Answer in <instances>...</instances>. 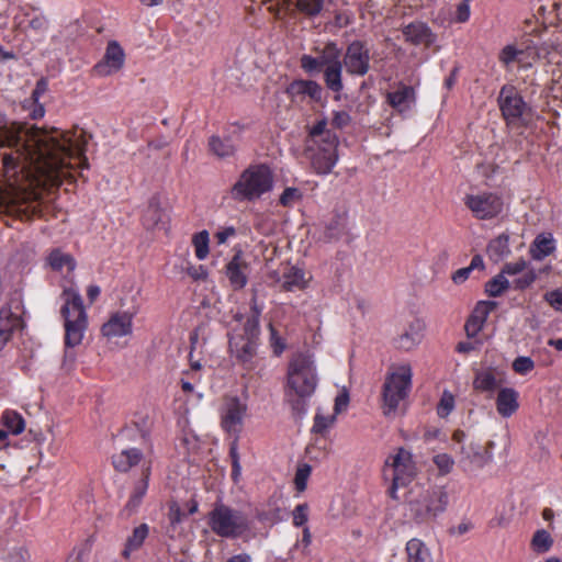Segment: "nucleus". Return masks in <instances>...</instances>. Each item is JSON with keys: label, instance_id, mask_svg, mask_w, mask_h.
<instances>
[{"label": "nucleus", "instance_id": "nucleus-1", "mask_svg": "<svg viewBox=\"0 0 562 562\" xmlns=\"http://www.w3.org/2000/svg\"><path fill=\"white\" fill-rule=\"evenodd\" d=\"M87 144L83 130H47L15 122L0 125V145L13 148L2 155L9 182L5 188H0V203L9 213L21 217L35 214L38 193L29 192L18 181H11V176L21 172L30 186L57 187L64 179L72 178L74 170L88 167Z\"/></svg>", "mask_w": 562, "mask_h": 562}, {"label": "nucleus", "instance_id": "nucleus-2", "mask_svg": "<svg viewBox=\"0 0 562 562\" xmlns=\"http://www.w3.org/2000/svg\"><path fill=\"white\" fill-rule=\"evenodd\" d=\"M317 381L313 356L294 355L288 364L285 400L295 413L301 414L305 411V401L315 392Z\"/></svg>", "mask_w": 562, "mask_h": 562}, {"label": "nucleus", "instance_id": "nucleus-3", "mask_svg": "<svg viewBox=\"0 0 562 562\" xmlns=\"http://www.w3.org/2000/svg\"><path fill=\"white\" fill-rule=\"evenodd\" d=\"M338 137L327 128V122L321 120L310 131L306 153L317 173L328 175L338 161Z\"/></svg>", "mask_w": 562, "mask_h": 562}, {"label": "nucleus", "instance_id": "nucleus-4", "mask_svg": "<svg viewBox=\"0 0 562 562\" xmlns=\"http://www.w3.org/2000/svg\"><path fill=\"white\" fill-rule=\"evenodd\" d=\"M452 450L457 456L459 468L467 474H477L493 460L494 441L482 443L463 430L452 434Z\"/></svg>", "mask_w": 562, "mask_h": 562}, {"label": "nucleus", "instance_id": "nucleus-5", "mask_svg": "<svg viewBox=\"0 0 562 562\" xmlns=\"http://www.w3.org/2000/svg\"><path fill=\"white\" fill-rule=\"evenodd\" d=\"M60 308L64 318L66 349L79 346L82 342L88 327V315L83 307L82 297L77 289H65Z\"/></svg>", "mask_w": 562, "mask_h": 562}, {"label": "nucleus", "instance_id": "nucleus-6", "mask_svg": "<svg viewBox=\"0 0 562 562\" xmlns=\"http://www.w3.org/2000/svg\"><path fill=\"white\" fill-rule=\"evenodd\" d=\"M211 531L225 539H238L250 531L251 520L246 513L223 502H216L206 517Z\"/></svg>", "mask_w": 562, "mask_h": 562}, {"label": "nucleus", "instance_id": "nucleus-7", "mask_svg": "<svg viewBox=\"0 0 562 562\" xmlns=\"http://www.w3.org/2000/svg\"><path fill=\"white\" fill-rule=\"evenodd\" d=\"M413 370L409 363L392 364L389 368L382 391V411L393 417L401 408L412 389Z\"/></svg>", "mask_w": 562, "mask_h": 562}, {"label": "nucleus", "instance_id": "nucleus-8", "mask_svg": "<svg viewBox=\"0 0 562 562\" xmlns=\"http://www.w3.org/2000/svg\"><path fill=\"white\" fill-rule=\"evenodd\" d=\"M273 176L266 165H255L247 168L233 187V195L238 200H255L270 191Z\"/></svg>", "mask_w": 562, "mask_h": 562}, {"label": "nucleus", "instance_id": "nucleus-9", "mask_svg": "<svg viewBox=\"0 0 562 562\" xmlns=\"http://www.w3.org/2000/svg\"><path fill=\"white\" fill-rule=\"evenodd\" d=\"M416 473V463L408 450L398 448L394 453L390 454L384 462L383 476L392 482L390 488L391 497L397 498V488L409 484Z\"/></svg>", "mask_w": 562, "mask_h": 562}, {"label": "nucleus", "instance_id": "nucleus-10", "mask_svg": "<svg viewBox=\"0 0 562 562\" xmlns=\"http://www.w3.org/2000/svg\"><path fill=\"white\" fill-rule=\"evenodd\" d=\"M447 495L439 488L412 491L409 510L419 522L436 518L446 508Z\"/></svg>", "mask_w": 562, "mask_h": 562}, {"label": "nucleus", "instance_id": "nucleus-11", "mask_svg": "<svg viewBox=\"0 0 562 562\" xmlns=\"http://www.w3.org/2000/svg\"><path fill=\"white\" fill-rule=\"evenodd\" d=\"M498 104L508 125H522L529 120V108L514 87L505 86L498 95Z\"/></svg>", "mask_w": 562, "mask_h": 562}, {"label": "nucleus", "instance_id": "nucleus-12", "mask_svg": "<svg viewBox=\"0 0 562 562\" xmlns=\"http://www.w3.org/2000/svg\"><path fill=\"white\" fill-rule=\"evenodd\" d=\"M464 204L479 220L494 218L498 216L504 209L502 198L491 192L468 194L464 199Z\"/></svg>", "mask_w": 562, "mask_h": 562}, {"label": "nucleus", "instance_id": "nucleus-13", "mask_svg": "<svg viewBox=\"0 0 562 562\" xmlns=\"http://www.w3.org/2000/svg\"><path fill=\"white\" fill-rule=\"evenodd\" d=\"M370 49L361 41L351 42L344 55V66L348 74L364 76L370 69Z\"/></svg>", "mask_w": 562, "mask_h": 562}, {"label": "nucleus", "instance_id": "nucleus-14", "mask_svg": "<svg viewBox=\"0 0 562 562\" xmlns=\"http://www.w3.org/2000/svg\"><path fill=\"white\" fill-rule=\"evenodd\" d=\"M138 312V305H133L126 311L113 313L108 322L102 325V335L109 339L124 337L132 334L133 318Z\"/></svg>", "mask_w": 562, "mask_h": 562}, {"label": "nucleus", "instance_id": "nucleus-15", "mask_svg": "<svg viewBox=\"0 0 562 562\" xmlns=\"http://www.w3.org/2000/svg\"><path fill=\"white\" fill-rule=\"evenodd\" d=\"M246 412L247 405L239 398H225L221 413V423L224 430L231 434H238L241 429Z\"/></svg>", "mask_w": 562, "mask_h": 562}, {"label": "nucleus", "instance_id": "nucleus-16", "mask_svg": "<svg viewBox=\"0 0 562 562\" xmlns=\"http://www.w3.org/2000/svg\"><path fill=\"white\" fill-rule=\"evenodd\" d=\"M22 327L23 321L18 303L14 307L11 303L3 305L0 308V351Z\"/></svg>", "mask_w": 562, "mask_h": 562}, {"label": "nucleus", "instance_id": "nucleus-17", "mask_svg": "<svg viewBox=\"0 0 562 562\" xmlns=\"http://www.w3.org/2000/svg\"><path fill=\"white\" fill-rule=\"evenodd\" d=\"M125 63V54L117 42L112 41L108 44L105 54L95 66L94 72L98 76L106 77L120 71Z\"/></svg>", "mask_w": 562, "mask_h": 562}, {"label": "nucleus", "instance_id": "nucleus-18", "mask_svg": "<svg viewBox=\"0 0 562 562\" xmlns=\"http://www.w3.org/2000/svg\"><path fill=\"white\" fill-rule=\"evenodd\" d=\"M225 273L234 290H241L246 286L250 273V266L240 249H237L235 255L227 262Z\"/></svg>", "mask_w": 562, "mask_h": 562}, {"label": "nucleus", "instance_id": "nucleus-19", "mask_svg": "<svg viewBox=\"0 0 562 562\" xmlns=\"http://www.w3.org/2000/svg\"><path fill=\"white\" fill-rule=\"evenodd\" d=\"M425 324L420 319L411 321L395 339L396 348L409 351L415 348L423 339Z\"/></svg>", "mask_w": 562, "mask_h": 562}, {"label": "nucleus", "instance_id": "nucleus-20", "mask_svg": "<svg viewBox=\"0 0 562 562\" xmlns=\"http://www.w3.org/2000/svg\"><path fill=\"white\" fill-rule=\"evenodd\" d=\"M229 348L248 369L252 368V359L257 350L256 339L244 338L240 334H234L229 339Z\"/></svg>", "mask_w": 562, "mask_h": 562}, {"label": "nucleus", "instance_id": "nucleus-21", "mask_svg": "<svg viewBox=\"0 0 562 562\" xmlns=\"http://www.w3.org/2000/svg\"><path fill=\"white\" fill-rule=\"evenodd\" d=\"M405 40L414 45L430 46L436 41V35L422 22H415L403 29Z\"/></svg>", "mask_w": 562, "mask_h": 562}, {"label": "nucleus", "instance_id": "nucleus-22", "mask_svg": "<svg viewBox=\"0 0 562 562\" xmlns=\"http://www.w3.org/2000/svg\"><path fill=\"white\" fill-rule=\"evenodd\" d=\"M495 302H480L471 317L465 324V331L469 337H474L482 329L487 315L495 308Z\"/></svg>", "mask_w": 562, "mask_h": 562}, {"label": "nucleus", "instance_id": "nucleus-23", "mask_svg": "<svg viewBox=\"0 0 562 562\" xmlns=\"http://www.w3.org/2000/svg\"><path fill=\"white\" fill-rule=\"evenodd\" d=\"M524 54L525 50H521L517 44H507L498 53V60L507 69L514 64H518L521 68H529L532 61L526 60Z\"/></svg>", "mask_w": 562, "mask_h": 562}, {"label": "nucleus", "instance_id": "nucleus-24", "mask_svg": "<svg viewBox=\"0 0 562 562\" xmlns=\"http://www.w3.org/2000/svg\"><path fill=\"white\" fill-rule=\"evenodd\" d=\"M518 392L512 387L501 389L496 397L497 413L503 417L512 416L518 409Z\"/></svg>", "mask_w": 562, "mask_h": 562}, {"label": "nucleus", "instance_id": "nucleus-25", "mask_svg": "<svg viewBox=\"0 0 562 562\" xmlns=\"http://www.w3.org/2000/svg\"><path fill=\"white\" fill-rule=\"evenodd\" d=\"M415 100V92L412 87L401 86L396 91L387 93V101L398 112H405Z\"/></svg>", "mask_w": 562, "mask_h": 562}, {"label": "nucleus", "instance_id": "nucleus-26", "mask_svg": "<svg viewBox=\"0 0 562 562\" xmlns=\"http://www.w3.org/2000/svg\"><path fill=\"white\" fill-rule=\"evenodd\" d=\"M406 562H434L429 548L416 538L406 543Z\"/></svg>", "mask_w": 562, "mask_h": 562}, {"label": "nucleus", "instance_id": "nucleus-27", "mask_svg": "<svg viewBox=\"0 0 562 562\" xmlns=\"http://www.w3.org/2000/svg\"><path fill=\"white\" fill-rule=\"evenodd\" d=\"M166 217V211L161 207L159 199L156 196L151 198L144 213L145 226L148 228H156L160 224L165 223Z\"/></svg>", "mask_w": 562, "mask_h": 562}, {"label": "nucleus", "instance_id": "nucleus-28", "mask_svg": "<svg viewBox=\"0 0 562 562\" xmlns=\"http://www.w3.org/2000/svg\"><path fill=\"white\" fill-rule=\"evenodd\" d=\"M149 532V527L147 524H140L139 526L133 529L132 535L126 539V543L122 551V557L124 559H130L132 552L137 551L143 546L145 539L147 538Z\"/></svg>", "mask_w": 562, "mask_h": 562}, {"label": "nucleus", "instance_id": "nucleus-29", "mask_svg": "<svg viewBox=\"0 0 562 562\" xmlns=\"http://www.w3.org/2000/svg\"><path fill=\"white\" fill-rule=\"evenodd\" d=\"M210 151L218 158L231 157L236 151V145L229 137L222 138L213 135L209 139Z\"/></svg>", "mask_w": 562, "mask_h": 562}, {"label": "nucleus", "instance_id": "nucleus-30", "mask_svg": "<svg viewBox=\"0 0 562 562\" xmlns=\"http://www.w3.org/2000/svg\"><path fill=\"white\" fill-rule=\"evenodd\" d=\"M308 280L303 270L291 267L283 276L282 288L286 291L302 290L306 288Z\"/></svg>", "mask_w": 562, "mask_h": 562}, {"label": "nucleus", "instance_id": "nucleus-31", "mask_svg": "<svg viewBox=\"0 0 562 562\" xmlns=\"http://www.w3.org/2000/svg\"><path fill=\"white\" fill-rule=\"evenodd\" d=\"M142 458L137 449L122 450L120 453L113 456V465L121 472L128 471L132 467L137 464Z\"/></svg>", "mask_w": 562, "mask_h": 562}, {"label": "nucleus", "instance_id": "nucleus-32", "mask_svg": "<svg viewBox=\"0 0 562 562\" xmlns=\"http://www.w3.org/2000/svg\"><path fill=\"white\" fill-rule=\"evenodd\" d=\"M318 59L323 68L341 64V50L336 43L329 42L323 48H316Z\"/></svg>", "mask_w": 562, "mask_h": 562}, {"label": "nucleus", "instance_id": "nucleus-33", "mask_svg": "<svg viewBox=\"0 0 562 562\" xmlns=\"http://www.w3.org/2000/svg\"><path fill=\"white\" fill-rule=\"evenodd\" d=\"M47 260L53 270L60 272H71L76 267L74 258L60 250L52 251Z\"/></svg>", "mask_w": 562, "mask_h": 562}, {"label": "nucleus", "instance_id": "nucleus-34", "mask_svg": "<svg viewBox=\"0 0 562 562\" xmlns=\"http://www.w3.org/2000/svg\"><path fill=\"white\" fill-rule=\"evenodd\" d=\"M509 252V238L504 234L491 240L487 246L488 257L495 262L502 260Z\"/></svg>", "mask_w": 562, "mask_h": 562}, {"label": "nucleus", "instance_id": "nucleus-35", "mask_svg": "<svg viewBox=\"0 0 562 562\" xmlns=\"http://www.w3.org/2000/svg\"><path fill=\"white\" fill-rule=\"evenodd\" d=\"M501 379L497 378L496 373L492 370H484L476 374L473 385L479 391H493L498 387Z\"/></svg>", "mask_w": 562, "mask_h": 562}, {"label": "nucleus", "instance_id": "nucleus-36", "mask_svg": "<svg viewBox=\"0 0 562 562\" xmlns=\"http://www.w3.org/2000/svg\"><path fill=\"white\" fill-rule=\"evenodd\" d=\"M342 64L333 65L324 68V80L327 88L334 92H340L342 86Z\"/></svg>", "mask_w": 562, "mask_h": 562}, {"label": "nucleus", "instance_id": "nucleus-37", "mask_svg": "<svg viewBox=\"0 0 562 562\" xmlns=\"http://www.w3.org/2000/svg\"><path fill=\"white\" fill-rule=\"evenodd\" d=\"M554 250V240L550 236H538L530 249L531 256L536 260H541Z\"/></svg>", "mask_w": 562, "mask_h": 562}, {"label": "nucleus", "instance_id": "nucleus-38", "mask_svg": "<svg viewBox=\"0 0 562 562\" xmlns=\"http://www.w3.org/2000/svg\"><path fill=\"white\" fill-rule=\"evenodd\" d=\"M1 423L12 435L21 434L25 428L23 417L14 411H4L1 416Z\"/></svg>", "mask_w": 562, "mask_h": 562}, {"label": "nucleus", "instance_id": "nucleus-39", "mask_svg": "<svg viewBox=\"0 0 562 562\" xmlns=\"http://www.w3.org/2000/svg\"><path fill=\"white\" fill-rule=\"evenodd\" d=\"M552 544L553 539L544 529L537 530L531 539V548L537 553L548 552Z\"/></svg>", "mask_w": 562, "mask_h": 562}, {"label": "nucleus", "instance_id": "nucleus-40", "mask_svg": "<svg viewBox=\"0 0 562 562\" xmlns=\"http://www.w3.org/2000/svg\"><path fill=\"white\" fill-rule=\"evenodd\" d=\"M210 235L207 231H201L193 235L192 244L195 256L199 260H204L209 255Z\"/></svg>", "mask_w": 562, "mask_h": 562}, {"label": "nucleus", "instance_id": "nucleus-41", "mask_svg": "<svg viewBox=\"0 0 562 562\" xmlns=\"http://www.w3.org/2000/svg\"><path fill=\"white\" fill-rule=\"evenodd\" d=\"M509 288V282L501 272L485 284V292L493 297L499 296Z\"/></svg>", "mask_w": 562, "mask_h": 562}, {"label": "nucleus", "instance_id": "nucleus-42", "mask_svg": "<svg viewBox=\"0 0 562 562\" xmlns=\"http://www.w3.org/2000/svg\"><path fill=\"white\" fill-rule=\"evenodd\" d=\"M335 414H327L325 415L321 411L317 412V414L314 417V425H313V431L316 434H324L329 428H331L336 422Z\"/></svg>", "mask_w": 562, "mask_h": 562}, {"label": "nucleus", "instance_id": "nucleus-43", "mask_svg": "<svg viewBox=\"0 0 562 562\" xmlns=\"http://www.w3.org/2000/svg\"><path fill=\"white\" fill-rule=\"evenodd\" d=\"M345 227L344 218L337 216L333 218L325 227L324 239L326 241H333L339 238Z\"/></svg>", "mask_w": 562, "mask_h": 562}, {"label": "nucleus", "instance_id": "nucleus-44", "mask_svg": "<svg viewBox=\"0 0 562 562\" xmlns=\"http://www.w3.org/2000/svg\"><path fill=\"white\" fill-rule=\"evenodd\" d=\"M555 50L557 46L552 42H543L539 45L536 44L532 60H547L548 63H552Z\"/></svg>", "mask_w": 562, "mask_h": 562}, {"label": "nucleus", "instance_id": "nucleus-45", "mask_svg": "<svg viewBox=\"0 0 562 562\" xmlns=\"http://www.w3.org/2000/svg\"><path fill=\"white\" fill-rule=\"evenodd\" d=\"M147 486H148L147 477L136 484V486L130 497V501L126 504V509H128L130 512H134L138 507V505L142 502L143 496L145 495V493L147 491Z\"/></svg>", "mask_w": 562, "mask_h": 562}, {"label": "nucleus", "instance_id": "nucleus-46", "mask_svg": "<svg viewBox=\"0 0 562 562\" xmlns=\"http://www.w3.org/2000/svg\"><path fill=\"white\" fill-rule=\"evenodd\" d=\"M434 463L436 464L440 474L446 475L452 471L456 461L448 453H438L434 457Z\"/></svg>", "mask_w": 562, "mask_h": 562}, {"label": "nucleus", "instance_id": "nucleus-47", "mask_svg": "<svg viewBox=\"0 0 562 562\" xmlns=\"http://www.w3.org/2000/svg\"><path fill=\"white\" fill-rule=\"evenodd\" d=\"M302 200V193L296 188H286L280 195V204L285 207H292Z\"/></svg>", "mask_w": 562, "mask_h": 562}, {"label": "nucleus", "instance_id": "nucleus-48", "mask_svg": "<svg viewBox=\"0 0 562 562\" xmlns=\"http://www.w3.org/2000/svg\"><path fill=\"white\" fill-rule=\"evenodd\" d=\"M454 408V396L449 391H443L437 407L440 417H447Z\"/></svg>", "mask_w": 562, "mask_h": 562}, {"label": "nucleus", "instance_id": "nucleus-49", "mask_svg": "<svg viewBox=\"0 0 562 562\" xmlns=\"http://www.w3.org/2000/svg\"><path fill=\"white\" fill-rule=\"evenodd\" d=\"M311 474V467L308 464H303L299 467L294 477V484L299 492H303L306 488V483L308 476Z\"/></svg>", "mask_w": 562, "mask_h": 562}, {"label": "nucleus", "instance_id": "nucleus-50", "mask_svg": "<svg viewBox=\"0 0 562 562\" xmlns=\"http://www.w3.org/2000/svg\"><path fill=\"white\" fill-rule=\"evenodd\" d=\"M300 64L302 69L307 74L319 72L321 69L323 68L319 63L318 56L313 57L311 55H303L300 59Z\"/></svg>", "mask_w": 562, "mask_h": 562}, {"label": "nucleus", "instance_id": "nucleus-51", "mask_svg": "<svg viewBox=\"0 0 562 562\" xmlns=\"http://www.w3.org/2000/svg\"><path fill=\"white\" fill-rule=\"evenodd\" d=\"M544 301L557 312H562V289L546 292Z\"/></svg>", "mask_w": 562, "mask_h": 562}, {"label": "nucleus", "instance_id": "nucleus-52", "mask_svg": "<svg viewBox=\"0 0 562 562\" xmlns=\"http://www.w3.org/2000/svg\"><path fill=\"white\" fill-rule=\"evenodd\" d=\"M260 333L259 321L256 317H248L244 325V338L258 339Z\"/></svg>", "mask_w": 562, "mask_h": 562}, {"label": "nucleus", "instance_id": "nucleus-53", "mask_svg": "<svg viewBox=\"0 0 562 562\" xmlns=\"http://www.w3.org/2000/svg\"><path fill=\"white\" fill-rule=\"evenodd\" d=\"M537 279V274L533 269H526L522 274L515 280V288L524 290L530 286Z\"/></svg>", "mask_w": 562, "mask_h": 562}, {"label": "nucleus", "instance_id": "nucleus-54", "mask_svg": "<svg viewBox=\"0 0 562 562\" xmlns=\"http://www.w3.org/2000/svg\"><path fill=\"white\" fill-rule=\"evenodd\" d=\"M285 92L293 101L302 99L305 95L304 80H294L286 87Z\"/></svg>", "mask_w": 562, "mask_h": 562}, {"label": "nucleus", "instance_id": "nucleus-55", "mask_svg": "<svg viewBox=\"0 0 562 562\" xmlns=\"http://www.w3.org/2000/svg\"><path fill=\"white\" fill-rule=\"evenodd\" d=\"M535 367L533 361L529 357H518L513 363L514 370L519 374H526L530 372Z\"/></svg>", "mask_w": 562, "mask_h": 562}, {"label": "nucleus", "instance_id": "nucleus-56", "mask_svg": "<svg viewBox=\"0 0 562 562\" xmlns=\"http://www.w3.org/2000/svg\"><path fill=\"white\" fill-rule=\"evenodd\" d=\"M526 269L527 262L524 259H518L517 261L506 263L502 269V273L504 276H515L522 273Z\"/></svg>", "mask_w": 562, "mask_h": 562}, {"label": "nucleus", "instance_id": "nucleus-57", "mask_svg": "<svg viewBox=\"0 0 562 562\" xmlns=\"http://www.w3.org/2000/svg\"><path fill=\"white\" fill-rule=\"evenodd\" d=\"M308 506L306 504L297 505L293 510V524L296 527L303 526L307 521Z\"/></svg>", "mask_w": 562, "mask_h": 562}, {"label": "nucleus", "instance_id": "nucleus-58", "mask_svg": "<svg viewBox=\"0 0 562 562\" xmlns=\"http://www.w3.org/2000/svg\"><path fill=\"white\" fill-rule=\"evenodd\" d=\"M235 236H236V229L233 226L223 227L214 234V238L216 239V243L218 245L226 244L231 238H233Z\"/></svg>", "mask_w": 562, "mask_h": 562}, {"label": "nucleus", "instance_id": "nucleus-59", "mask_svg": "<svg viewBox=\"0 0 562 562\" xmlns=\"http://www.w3.org/2000/svg\"><path fill=\"white\" fill-rule=\"evenodd\" d=\"M349 404V394L346 389H342V391L336 396L335 398V405H334V414L338 415L341 412H344Z\"/></svg>", "mask_w": 562, "mask_h": 562}, {"label": "nucleus", "instance_id": "nucleus-60", "mask_svg": "<svg viewBox=\"0 0 562 562\" xmlns=\"http://www.w3.org/2000/svg\"><path fill=\"white\" fill-rule=\"evenodd\" d=\"M305 95H308L313 100H319L322 98V87L312 80H304Z\"/></svg>", "mask_w": 562, "mask_h": 562}, {"label": "nucleus", "instance_id": "nucleus-61", "mask_svg": "<svg viewBox=\"0 0 562 562\" xmlns=\"http://www.w3.org/2000/svg\"><path fill=\"white\" fill-rule=\"evenodd\" d=\"M30 558L29 552L24 548H14L7 555V562H26Z\"/></svg>", "mask_w": 562, "mask_h": 562}, {"label": "nucleus", "instance_id": "nucleus-62", "mask_svg": "<svg viewBox=\"0 0 562 562\" xmlns=\"http://www.w3.org/2000/svg\"><path fill=\"white\" fill-rule=\"evenodd\" d=\"M270 342L277 355L281 353L284 349L282 338L278 335L272 324H269Z\"/></svg>", "mask_w": 562, "mask_h": 562}, {"label": "nucleus", "instance_id": "nucleus-63", "mask_svg": "<svg viewBox=\"0 0 562 562\" xmlns=\"http://www.w3.org/2000/svg\"><path fill=\"white\" fill-rule=\"evenodd\" d=\"M469 18H470V2L467 0H463L457 7L456 20L460 23H464L469 20Z\"/></svg>", "mask_w": 562, "mask_h": 562}, {"label": "nucleus", "instance_id": "nucleus-64", "mask_svg": "<svg viewBox=\"0 0 562 562\" xmlns=\"http://www.w3.org/2000/svg\"><path fill=\"white\" fill-rule=\"evenodd\" d=\"M350 122V115L345 112V111H340V112H336L334 114V117H333V124L336 126V127H345L346 125H348Z\"/></svg>", "mask_w": 562, "mask_h": 562}]
</instances>
